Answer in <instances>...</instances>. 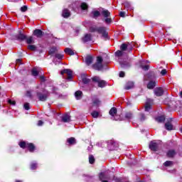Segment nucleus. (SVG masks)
<instances>
[{
	"label": "nucleus",
	"instance_id": "nucleus-62",
	"mask_svg": "<svg viewBox=\"0 0 182 182\" xmlns=\"http://www.w3.org/2000/svg\"><path fill=\"white\" fill-rule=\"evenodd\" d=\"M86 90H90V88L86 89Z\"/></svg>",
	"mask_w": 182,
	"mask_h": 182
},
{
	"label": "nucleus",
	"instance_id": "nucleus-26",
	"mask_svg": "<svg viewBox=\"0 0 182 182\" xmlns=\"http://www.w3.org/2000/svg\"><path fill=\"white\" fill-rule=\"evenodd\" d=\"M31 75L32 76H34V77H36V76L39 75V70L36 68H33L31 70Z\"/></svg>",
	"mask_w": 182,
	"mask_h": 182
},
{
	"label": "nucleus",
	"instance_id": "nucleus-12",
	"mask_svg": "<svg viewBox=\"0 0 182 182\" xmlns=\"http://www.w3.org/2000/svg\"><path fill=\"white\" fill-rule=\"evenodd\" d=\"M146 63H150V62L149 60H144L140 61V66L143 69V70H149V65H144V64Z\"/></svg>",
	"mask_w": 182,
	"mask_h": 182
},
{
	"label": "nucleus",
	"instance_id": "nucleus-35",
	"mask_svg": "<svg viewBox=\"0 0 182 182\" xmlns=\"http://www.w3.org/2000/svg\"><path fill=\"white\" fill-rule=\"evenodd\" d=\"M82 82L84 83V85L86 86L87 85H89V83H90V79L86 77H82Z\"/></svg>",
	"mask_w": 182,
	"mask_h": 182
},
{
	"label": "nucleus",
	"instance_id": "nucleus-33",
	"mask_svg": "<svg viewBox=\"0 0 182 182\" xmlns=\"http://www.w3.org/2000/svg\"><path fill=\"white\" fill-rule=\"evenodd\" d=\"M174 162L171 161H166L164 164V166L165 167H172V166H173Z\"/></svg>",
	"mask_w": 182,
	"mask_h": 182
},
{
	"label": "nucleus",
	"instance_id": "nucleus-56",
	"mask_svg": "<svg viewBox=\"0 0 182 182\" xmlns=\"http://www.w3.org/2000/svg\"><path fill=\"white\" fill-rule=\"evenodd\" d=\"M52 89V93H55V92H56V90H58V88L55 87H51Z\"/></svg>",
	"mask_w": 182,
	"mask_h": 182
},
{
	"label": "nucleus",
	"instance_id": "nucleus-55",
	"mask_svg": "<svg viewBox=\"0 0 182 182\" xmlns=\"http://www.w3.org/2000/svg\"><path fill=\"white\" fill-rule=\"evenodd\" d=\"M119 77H124V72L121 71L119 73Z\"/></svg>",
	"mask_w": 182,
	"mask_h": 182
},
{
	"label": "nucleus",
	"instance_id": "nucleus-39",
	"mask_svg": "<svg viewBox=\"0 0 182 182\" xmlns=\"http://www.w3.org/2000/svg\"><path fill=\"white\" fill-rule=\"evenodd\" d=\"M26 43H28V45H31V43H33V37L30 36L26 38Z\"/></svg>",
	"mask_w": 182,
	"mask_h": 182
},
{
	"label": "nucleus",
	"instance_id": "nucleus-10",
	"mask_svg": "<svg viewBox=\"0 0 182 182\" xmlns=\"http://www.w3.org/2000/svg\"><path fill=\"white\" fill-rule=\"evenodd\" d=\"M99 178L102 182H109L110 180V175L107 172H101L99 175Z\"/></svg>",
	"mask_w": 182,
	"mask_h": 182
},
{
	"label": "nucleus",
	"instance_id": "nucleus-11",
	"mask_svg": "<svg viewBox=\"0 0 182 182\" xmlns=\"http://www.w3.org/2000/svg\"><path fill=\"white\" fill-rule=\"evenodd\" d=\"M160 148V144H159L156 141H151L149 144V149L152 151H157Z\"/></svg>",
	"mask_w": 182,
	"mask_h": 182
},
{
	"label": "nucleus",
	"instance_id": "nucleus-16",
	"mask_svg": "<svg viewBox=\"0 0 182 182\" xmlns=\"http://www.w3.org/2000/svg\"><path fill=\"white\" fill-rule=\"evenodd\" d=\"M34 36H36V38H41L43 36V31H42L41 29H36L33 31Z\"/></svg>",
	"mask_w": 182,
	"mask_h": 182
},
{
	"label": "nucleus",
	"instance_id": "nucleus-5",
	"mask_svg": "<svg viewBox=\"0 0 182 182\" xmlns=\"http://www.w3.org/2000/svg\"><path fill=\"white\" fill-rule=\"evenodd\" d=\"M19 146L21 149H28V151H31V153H33V151L35 150V145L32 143L21 141L19 143Z\"/></svg>",
	"mask_w": 182,
	"mask_h": 182
},
{
	"label": "nucleus",
	"instance_id": "nucleus-48",
	"mask_svg": "<svg viewBox=\"0 0 182 182\" xmlns=\"http://www.w3.org/2000/svg\"><path fill=\"white\" fill-rule=\"evenodd\" d=\"M23 107L25 109V110H29V109H31L29 103L28 102H26L23 105Z\"/></svg>",
	"mask_w": 182,
	"mask_h": 182
},
{
	"label": "nucleus",
	"instance_id": "nucleus-52",
	"mask_svg": "<svg viewBox=\"0 0 182 182\" xmlns=\"http://www.w3.org/2000/svg\"><path fill=\"white\" fill-rule=\"evenodd\" d=\"M140 120L141 122H144V120H146V116H144V114H141Z\"/></svg>",
	"mask_w": 182,
	"mask_h": 182
},
{
	"label": "nucleus",
	"instance_id": "nucleus-19",
	"mask_svg": "<svg viewBox=\"0 0 182 182\" xmlns=\"http://www.w3.org/2000/svg\"><path fill=\"white\" fill-rule=\"evenodd\" d=\"M163 93H164L163 88L161 87L155 88L154 94L156 95V96H163Z\"/></svg>",
	"mask_w": 182,
	"mask_h": 182
},
{
	"label": "nucleus",
	"instance_id": "nucleus-18",
	"mask_svg": "<svg viewBox=\"0 0 182 182\" xmlns=\"http://www.w3.org/2000/svg\"><path fill=\"white\" fill-rule=\"evenodd\" d=\"M16 39L17 41H25L26 40V36L20 31L19 34L16 36Z\"/></svg>",
	"mask_w": 182,
	"mask_h": 182
},
{
	"label": "nucleus",
	"instance_id": "nucleus-53",
	"mask_svg": "<svg viewBox=\"0 0 182 182\" xmlns=\"http://www.w3.org/2000/svg\"><path fill=\"white\" fill-rule=\"evenodd\" d=\"M16 65H22V60H21V59H17L16 60Z\"/></svg>",
	"mask_w": 182,
	"mask_h": 182
},
{
	"label": "nucleus",
	"instance_id": "nucleus-47",
	"mask_svg": "<svg viewBox=\"0 0 182 182\" xmlns=\"http://www.w3.org/2000/svg\"><path fill=\"white\" fill-rule=\"evenodd\" d=\"M26 96L27 97L32 98V91H31V90L26 91Z\"/></svg>",
	"mask_w": 182,
	"mask_h": 182
},
{
	"label": "nucleus",
	"instance_id": "nucleus-13",
	"mask_svg": "<svg viewBox=\"0 0 182 182\" xmlns=\"http://www.w3.org/2000/svg\"><path fill=\"white\" fill-rule=\"evenodd\" d=\"M151 103H153V100L148 99L145 104V112H150L151 109Z\"/></svg>",
	"mask_w": 182,
	"mask_h": 182
},
{
	"label": "nucleus",
	"instance_id": "nucleus-37",
	"mask_svg": "<svg viewBox=\"0 0 182 182\" xmlns=\"http://www.w3.org/2000/svg\"><path fill=\"white\" fill-rule=\"evenodd\" d=\"M125 118L127 119V120H132V119H133V114L131 112L126 113Z\"/></svg>",
	"mask_w": 182,
	"mask_h": 182
},
{
	"label": "nucleus",
	"instance_id": "nucleus-31",
	"mask_svg": "<svg viewBox=\"0 0 182 182\" xmlns=\"http://www.w3.org/2000/svg\"><path fill=\"white\" fill-rule=\"evenodd\" d=\"M58 51V48L56 47H51L48 53L49 55H55V53H56V52Z\"/></svg>",
	"mask_w": 182,
	"mask_h": 182
},
{
	"label": "nucleus",
	"instance_id": "nucleus-36",
	"mask_svg": "<svg viewBox=\"0 0 182 182\" xmlns=\"http://www.w3.org/2000/svg\"><path fill=\"white\" fill-rule=\"evenodd\" d=\"M28 49L29 50H32L33 52H35V51H36L37 48H36V46H35V45H28Z\"/></svg>",
	"mask_w": 182,
	"mask_h": 182
},
{
	"label": "nucleus",
	"instance_id": "nucleus-25",
	"mask_svg": "<svg viewBox=\"0 0 182 182\" xmlns=\"http://www.w3.org/2000/svg\"><path fill=\"white\" fill-rule=\"evenodd\" d=\"M176 151L171 149L168 151L166 156L169 158H173L174 157V156H176Z\"/></svg>",
	"mask_w": 182,
	"mask_h": 182
},
{
	"label": "nucleus",
	"instance_id": "nucleus-32",
	"mask_svg": "<svg viewBox=\"0 0 182 182\" xmlns=\"http://www.w3.org/2000/svg\"><path fill=\"white\" fill-rule=\"evenodd\" d=\"M156 120L159 123H163V122H164V120H166V117H164V115L159 116V117L156 118Z\"/></svg>",
	"mask_w": 182,
	"mask_h": 182
},
{
	"label": "nucleus",
	"instance_id": "nucleus-17",
	"mask_svg": "<svg viewBox=\"0 0 182 182\" xmlns=\"http://www.w3.org/2000/svg\"><path fill=\"white\" fill-rule=\"evenodd\" d=\"M61 119L64 123H69L70 122V115L69 114H65L61 117Z\"/></svg>",
	"mask_w": 182,
	"mask_h": 182
},
{
	"label": "nucleus",
	"instance_id": "nucleus-6",
	"mask_svg": "<svg viewBox=\"0 0 182 182\" xmlns=\"http://www.w3.org/2000/svg\"><path fill=\"white\" fill-rule=\"evenodd\" d=\"M92 67L95 70H102L103 69V58L101 56H98L96 63Z\"/></svg>",
	"mask_w": 182,
	"mask_h": 182
},
{
	"label": "nucleus",
	"instance_id": "nucleus-46",
	"mask_svg": "<svg viewBox=\"0 0 182 182\" xmlns=\"http://www.w3.org/2000/svg\"><path fill=\"white\" fill-rule=\"evenodd\" d=\"M39 79L41 82H46V77H45L43 75H39Z\"/></svg>",
	"mask_w": 182,
	"mask_h": 182
},
{
	"label": "nucleus",
	"instance_id": "nucleus-9",
	"mask_svg": "<svg viewBox=\"0 0 182 182\" xmlns=\"http://www.w3.org/2000/svg\"><path fill=\"white\" fill-rule=\"evenodd\" d=\"M61 75H67V80H72L73 79V71L70 69H64L60 72Z\"/></svg>",
	"mask_w": 182,
	"mask_h": 182
},
{
	"label": "nucleus",
	"instance_id": "nucleus-43",
	"mask_svg": "<svg viewBox=\"0 0 182 182\" xmlns=\"http://www.w3.org/2000/svg\"><path fill=\"white\" fill-rule=\"evenodd\" d=\"M80 6H81V9H82V11H87V4H86V3H82Z\"/></svg>",
	"mask_w": 182,
	"mask_h": 182
},
{
	"label": "nucleus",
	"instance_id": "nucleus-42",
	"mask_svg": "<svg viewBox=\"0 0 182 182\" xmlns=\"http://www.w3.org/2000/svg\"><path fill=\"white\" fill-rule=\"evenodd\" d=\"M89 162L90 164H93V163H95V156H93V155L89 156Z\"/></svg>",
	"mask_w": 182,
	"mask_h": 182
},
{
	"label": "nucleus",
	"instance_id": "nucleus-2",
	"mask_svg": "<svg viewBox=\"0 0 182 182\" xmlns=\"http://www.w3.org/2000/svg\"><path fill=\"white\" fill-rule=\"evenodd\" d=\"M120 49L115 53V56L118 58H122V56H124L126 55V52H131L133 50V46L129 43H122L120 46Z\"/></svg>",
	"mask_w": 182,
	"mask_h": 182
},
{
	"label": "nucleus",
	"instance_id": "nucleus-44",
	"mask_svg": "<svg viewBox=\"0 0 182 182\" xmlns=\"http://www.w3.org/2000/svg\"><path fill=\"white\" fill-rule=\"evenodd\" d=\"M55 58L58 59L59 60L63 59V54L57 53L55 54Z\"/></svg>",
	"mask_w": 182,
	"mask_h": 182
},
{
	"label": "nucleus",
	"instance_id": "nucleus-7",
	"mask_svg": "<svg viewBox=\"0 0 182 182\" xmlns=\"http://www.w3.org/2000/svg\"><path fill=\"white\" fill-rule=\"evenodd\" d=\"M92 105L90 107V109H93V107H100L101 105H102V101L100 100V99L98 98L97 96L94 95L92 97Z\"/></svg>",
	"mask_w": 182,
	"mask_h": 182
},
{
	"label": "nucleus",
	"instance_id": "nucleus-59",
	"mask_svg": "<svg viewBox=\"0 0 182 182\" xmlns=\"http://www.w3.org/2000/svg\"><path fill=\"white\" fill-rule=\"evenodd\" d=\"M180 96H181V97H182V91H181V92H180Z\"/></svg>",
	"mask_w": 182,
	"mask_h": 182
},
{
	"label": "nucleus",
	"instance_id": "nucleus-57",
	"mask_svg": "<svg viewBox=\"0 0 182 182\" xmlns=\"http://www.w3.org/2000/svg\"><path fill=\"white\" fill-rule=\"evenodd\" d=\"M43 122L42 120H39L38 122V126H43Z\"/></svg>",
	"mask_w": 182,
	"mask_h": 182
},
{
	"label": "nucleus",
	"instance_id": "nucleus-4",
	"mask_svg": "<svg viewBox=\"0 0 182 182\" xmlns=\"http://www.w3.org/2000/svg\"><path fill=\"white\" fill-rule=\"evenodd\" d=\"M90 32H97V33H99L100 35H102V38H107L108 33L107 31H106V27L105 26H92L90 28Z\"/></svg>",
	"mask_w": 182,
	"mask_h": 182
},
{
	"label": "nucleus",
	"instance_id": "nucleus-50",
	"mask_svg": "<svg viewBox=\"0 0 182 182\" xmlns=\"http://www.w3.org/2000/svg\"><path fill=\"white\" fill-rule=\"evenodd\" d=\"M119 16H121V18H124V16H126V12L120 11L119 12Z\"/></svg>",
	"mask_w": 182,
	"mask_h": 182
},
{
	"label": "nucleus",
	"instance_id": "nucleus-3",
	"mask_svg": "<svg viewBox=\"0 0 182 182\" xmlns=\"http://www.w3.org/2000/svg\"><path fill=\"white\" fill-rule=\"evenodd\" d=\"M50 95V93L49 91L46 90V89L36 91V96L40 102H46Z\"/></svg>",
	"mask_w": 182,
	"mask_h": 182
},
{
	"label": "nucleus",
	"instance_id": "nucleus-49",
	"mask_svg": "<svg viewBox=\"0 0 182 182\" xmlns=\"http://www.w3.org/2000/svg\"><path fill=\"white\" fill-rule=\"evenodd\" d=\"M21 12H26L28 11V6H23L21 8Z\"/></svg>",
	"mask_w": 182,
	"mask_h": 182
},
{
	"label": "nucleus",
	"instance_id": "nucleus-27",
	"mask_svg": "<svg viewBox=\"0 0 182 182\" xmlns=\"http://www.w3.org/2000/svg\"><path fill=\"white\" fill-rule=\"evenodd\" d=\"M82 95H83V93L80 90L75 92V98L77 99V100H80V99H82Z\"/></svg>",
	"mask_w": 182,
	"mask_h": 182
},
{
	"label": "nucleus",
	"instance_id": "nucleus-51",
	"mask_svg": "<svg viewBox=\"0 0 182 182\" xmlns=\"http://www.w3.org/2000/svg\"><path fill=\"white\" fill-rule=\"evenodd\" d=\"M167 74V70H166V69H164V70H162L161 71V75H162V76H165V75H166Z\"/></svg>",
	"mask_w": 182,
	"mask_h": 182
},
{
	"label": "nucleus",
	"instance_id": "nucleus-45",
	"mask_svg": "<svg viewBox=\"0 0 182 182\" xmlns=\"http://www.w3.org/2000/svg\"><path fill=\"white\" fill-rule=\"evenodd\" d=\"M86 177L85 180L87 182H93V177L89 176H85Z\"/></svg>",
	"mask_w": 182,
	"mask_h": 182
},
{
	"label": "nucleus",
	"instance_id": "nucleus-8",
	"mask_svg": "<svg viewBox=\"0 0 182 182\" xmlns=\"http://www.w3.org/2000/svg\"><path fill=\"white\" fill-rule=\"evenodd\" d=\"M92 82L98 84V87H105L107 85L106 81L101 80L100 77L95 76L92 78Z\"/></svg>",
	"mask_w": 182,
	"mask_h": 182
},
{
	"label": "nucleus",
	"instance_id": "nucleus-24",
	"mask_svg": "<svg viewBox=\"0 0 182 182\" xmlns=\"http://www.w3.org/2000/svg\"><path fill=\"white\" fill-rule=\"evenodd\" d=\"M62 15H63V18H69V16H70V11L68 9H65L63 11Z\"/></svg>",
	"mask_w": 182,
	"mask_h": 182
},
{
	"label": "nucleus",
	"instance_id": "nucleus-41",
	"mask_svg": "<svg viewBox=\"0 0 182 182\" xmlns=\"http://www.w3.org/2000/svg\"><path fill=\"white\" fill-rule=\"evenodd\" d=\"M91 115L92 116V117H94L95 119H97V117H99V112L97 111H93L91 113Z\"/></svg>",
	"mask_w": 182,
	"mask_h": 182
},
{
	"label": "nucleus",
	"instance_id": "nucleus-22",
	"mask_svg": "<svg viewBox=\"0 0 182 182\" xmlns=\"http://www.w3.org/2000/svg\"><path fill=\"white\" fill-rule=\"evenodd\" d=\"M67 143H68V146H73L76 144V139L73 137L68 138Z\"/></svg>",
	"mask_w": 182,
	"mask_h": 182
},
{
	"label": "nucleus",
	"instance_id": "nucleus-20",
	"mask_svg": "<svg viewBox=\"0 0 182 182\" xmlns=\"http://www.w3.org/2000/svg\"><path fill=\"white\" fill-rule=\"evenodd\" d=\"M92 41V35L91 34H85L82 38V42L84 43H87V42Z\"/></svg>",
	"mask_w": 182,
	"mask_h": 182
},
{
	"label": "nucleus",
	"instance_id": "nucleus-40",
	"mask_svg": "<svg viewBox=\"0 0 182 182\" xmlns=\"http://www.w3.org/2000/svg\"><path fill=\"white\" fill-rule=\"evenodd\" d=\"M37 168H38V164H36V162L31 163V170H36Z\"/></svg>",
	"mask_w": 182,
	"mask_h": 182
},
{
	"label": "nucleus",
	"instance_id": "nucleus-15",
	"mask_svg": "<svg viewBox=\"0 0 182 182\" xmlns=\"http://www.w3.org/2000/svg\"><path fill=\"white\" fill-rule=\"evenodd\" d=\"M123 5L124 8L127 9V11H134V7L132 6V4L129 1H125L123 3Z\"/></svg>",
	"mask_w": 182,
	"mask_h": 182
},
{
	"label": "nucleus",
	"instance_id": "nucleus-21",
	"mask_svg": "<svg viewBox=\"0 0 182 182\" xmlns=\"http://www.w3.org/2000/svg\"><path fill=\"white\" fill-rule=\"evenodd\" d=\"M93 63V57L88 55L85 58V63L89 66V65H92Z\"/></svg>",
	"mask_w": 182,
	"mask_h": 182
},
{
	"label": "nucleus",
	"instance_id": "nucleus-28",
	"mask_svg": "<svg viewBox=\"0 0 182 182\" xmlns=\"http://www.w3.org/2000/svg\"><path fill=\"white\" fill-rule=\"evenodd\" d=\"M116 146V142L114 141H109L108 142V147L110 150H114V147Z\"/></svg>",
	"mask_w": 182,
	"mask_h": 182
},
{
	"label": "nucleus",
	"instance_id": "nucleus-38",
	"mask_svg": "<svg viewBox=\"0 0 182 182\" xmlns=\"http://www.w3.org/2000/svg\"><path fill=\"white\" fill-rule=\"evenodd\" d=\"M119 63L121 65V68H129L130 66V64L129 63L120 62Z\"/></svg>",
	"mask_w": 182,
	"mask_h": 182
},
{
	"label": "nucleus",
	"instance_id": "nucleus-23",
	"mask_svg": "<svg viewBox=\"0 0 182 182\" xmlns=\"http://www.w3.org/2000/svg\"><path fill=\"white\" fill-rule=\"evenodd\" d=\"M134 87V82H128L125 86L126 90H130V89H133Z\"/></svg>",
	"mask_w": 182,
	"mask_h": 182
},
{
	"label": "nucleus",
	"instance_id": "nucleus-1",
	"mask_svg": "<svg viewBox=\"0 0 182 182\" xmlns=\"http://www.w3.org/2000/svg\"><path fill=\"white\" fill-rule=\"evenodd\" d=\"M100 15L103 17V18L102 19V22H105V23H106L107 25H110V23L113 22L112 18L110 17V12L109 10L102 9L101 13L99 11L94 10L90 14V16L94 19L99 18Z\"/></svg>",
	"mask_w": 182,
	"mask_h": 182
},
{
	"label": "nucleus",
	"instance_id": "nucleus-61",
	"mask_svg": "<svg viewBox=\"0 0 182 182\" xmlns=\"http://www.w3.org/2000/svg\"><path fill=\"white\" fill-rule=\"evenodd\" d=\"M30 1H31L32 2H33V1H36V0H30Z\"/></svg>",
	"mask_w": 182,
	"mask_h": 182
},
{
	"label": "nucleus",
	"instance_id": "nucleus-54",
	"mask_svg": "<svg viewBox=\"0 0 182 182\" xmlns=\"http://www.w3.org/2000/svg\"><path fill=\"white\" fill-rule=\"evenodd\" d=\"M9 105H12L13 106H15L16 102L15 101H12L11 100H9Z\"/></svg>",
	"mask_w": 182,
	"mask_h": 182
},
{
	"label": "nucleus",
	"instance_id": "nucleus-30",
	"mask_svg": "<svg viewBox=\"0 0 182 182\" xmlns=\"http://www.w3.org/2000/svg\"><path fill=\"white\" fill-rule=\"evenodd\" d=\"M165 129L166 130H173V124H171V122H168L165 124Z\"/></svg>",
	"mask_w": 182,
	"mask_h": 182
},
{
	"label": "nucleus",
	"instance_id": "nucleus-29",
	"mask_svg": "<svg viewBox=\"0 0 182 182\" xmlns=\"http://www.w3.org/2000/svg\"><path fill=\"white\" fill-rule=\"evenodd\" d=\"M156 87V82L155 81H150L147 85L148 89H154Z\"/></svg>",
	"mask_w": 182,
	"mask_h": 182
},
{
	"label": "nucleus",
	"instance_id": "nucleus-14",
	"mask_svg": "<svg viewBox=\"0 0 182 182\" xmlns=\"http://www.w3.org/2000/svg\"><path fill=\"white\" fill-rule=\"evenodd\" d=\"M109 114L112 116V120H116V118H114V116L117 114V109L116 107H112L109 110Z\"/></svg>",
	"mask_w": 182,
	"mask_h": 182
},
{
	"label": "nucleus",
	"instance_id": "nucleus-58",
	"mask_svg": "<svg viewBox=\"0 0 182 182\" xmlns=\"http://www.w3.org/2000/svg\"><path fill=\"white\" fill-rule=\"evenodd\" d=\"M92 149H93L92 146H88V148H87L88 151H92Z\"/></svg>",
	"mask_w": 182,
	"mask_h": 182
},
{
	"label": "nucleus",
	"instance_id": "nucleus-34",
	"mask_svg": "<svg viewBox=\"0 0 182 182\" xmlns=\"http://www.w3.org/2000/svg\"><path fill=\"white\" fill-rule=\"evenodd\" d=\"M65 53L67 54V55H75V52L70 49V48H67L65 49Z\"/></svg>",
	"mask_w": 182,
	"mask_h": 182
},
{
	"label": "nucleus",
	"instance_id": "nucleus-60",
	"mask_svg": "<svg viewBox=\"0 0 182 182\" xmlns=\"http://www.w3.org/2000/svg\"><path fill=\"white\" fill-rule=\"evenodd\" d=\"M16 182H22L21 181H16Z\"/></svg>",
	"mask_w": 182,
	"mask_h": 182
}]
</instances>
